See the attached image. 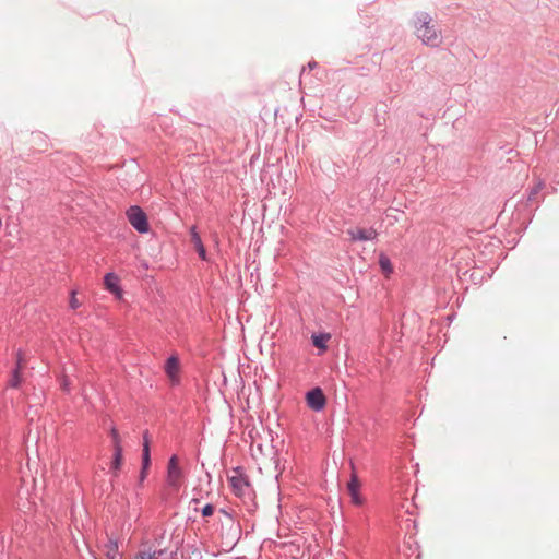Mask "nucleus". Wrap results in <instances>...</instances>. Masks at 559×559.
Segmentation results:
<instances>
[{"instance_id": "nucleus-9", "label": "nucleus", "mask_w": 559, "mask_h": 559, "mask_svg": "<svg viewBox=\"0 0 559 559\" xmlns=\"http://www.w3.org/2000/svg\"><path fill=\"white\" fill-rule=\"evenodd\" d=\"M360 483L356 474H352L350 479L347 484V490L350 495L352 502L356 506H361L364 499L359 493Z\"/></svg>"}, {"instance_id": "nucleus-4", "label": "nucleus", "mask_w": 559, "mask_h": 559, "mask_svg": "<svg viewBox=\"0 0 559 559\" xmlns=\"http://www.w3.org/2000/svg\"><path fill=\"white\" fill-rule=\"evenodd\" d=\"M164 371L173 386L180 384V361L177 354H173L166 359Z\"/></svg>"}, {"instance_id": "nucleus-19", "label": "nucleus", "mask_w": 559, "mask_h": 559, "mask_svg": "<svg viewBox=\"0 0 559 559\" xmlns=\"http://www.w3.org/2000/svg\"><path fill=\"white\" fill-rule=\"evenodd\" d=\"M135 559H158L157 552H146V551H140L136 554Z\"/></svg>"}, {"instance_id": "nucleus-12", "label": "nucleus", "mask_w": 559, "mask_h": 559, "mask_svg": "<svg viewBox=\"0 0 559 559\" xmlns=\"http://www.w3.org/2000/svg\"><path fill=\"white\" fill-rule=\"evenodd\" d=\"M151 464V452L147 443L143 444L142 449V468L140 472V480H144L146 477V471Z\"/></svg>"}, {"instance_id": "nucleus-16", "label": "nucleus", "mask_w": 559, "mask_h": 559, "mask_svg": "<svg viewBox=\"0 0 559 559\" xmlns=\"http://www.w3.org/2000/svg\"><path fill=\"white\" fill-rule=\"evenodd\" d=\"M106 556L108 559H116L119 551H118V542L110 539L106 545Z\"/></svg>"}, {"instance_id": "nucleus-13", "label": "nucleus", "mask_w": 559, "mask_h": 559, "mask_svg": "<svg viewBox=\"0 0 559 559\" xmlns=\"http://www.w3.org/2000/svg\"><path fill=\"white\" fill-rule=\"evenodd\" d=\"M330 338H331V335L329 333L312 334V336H311L312 345L322 352L326 350V348H328L326 342Z\"/></svg>"}, {"instance_id": "nucleus-10", "label": "nucleus", "mask_w": 559, "mask_h": 559, "mask_svg": "<svg viewBox=\"0 0 559 559\" xmlns=\"http://www.w3.org/2000/svg\"><path fill=\"white\" fill-rule=\"evenodd\" d=\"M190 236H191V241L193 242L194 248H195L200 259L203 261H206L207 260L206 250L204 248V245L202 242V239H201L195 226H192L190 228Z\"/></svg>"}, {"instance_id": "nucleus-2", "label": "nucleus", "mask_w": 559, "mask_h": 559, "mask_svg": "<svg viewBox=\"0 0 559 559\" xmlns=\"http://www.w3.org/2000/svg\"><path fill=\"white\" fill-rule=\"evenodd\" d=\"M234 475L228 477V481L230 484L233 492L239 497L248 500L252 499L253 489L249 481L248 476L245 474V471L241 466H236L233 468Z\"/></svg>"}, {"instance_id": "nucleus-6", "label": "nucleus", "mask_w": 559, "mask_h": 559, "mask_svg": "<svg viewBox=\"0 0 559 559\" xmlns=\"http://www.w3.org/2000/svg\"><path fill=\"white\" fill-rule=\"evenodd\" d=\"M306 402L310 409L321 412L326 405V399L321 388L317 386L306 393Z\"/></svg>"}, {"instance_id": "nucleus-25", "label": "nucleus", "mask_w": 559, "mask_h": 559, "mask_svg": "<svg viewBox=\"0 0 559 559\" xmlns=\"http://www.w3.org/2000/svg\"><path fill=\"white\" fill-rule=\"evenodd\" d=\"M147 443V445L150 447V441H148V432L145 431L144 435H143V444Z\"/></svg>"}, {"instance_id": "nucleus-21", "label": "nucleus", "mask_w": 559, "mask_h": 559, "mask_svg": "<svg viewBox=\"0 0 559 559\" xmlns=\"http://www.w3.org/2000/svg\"><path fill=\"white\" fill-rule=\"evenodd\" d=\"M22 367H23V353L21 349H19L16 353V362H15L14 369H17L21 371Z\"/></svg>"}, {"instance_id": "nucleus-23", "label": "nucleus", "mask_w": 559, "mask_h": 559, "mask_svg": "<svg viewBox=\"0 0 559 559\" xmlns=\"http://www.w3.org/2000/svg\"><path fill=\"white\" fill-rule=\"evenodd\" d=\"M61 385H62V389H63L66 392H69V390H70V389H69L70 383H69V380H68L67 378H63Z\"/></svg>"}, {"instance_id": "nucleus-3", "label": "nucleus", "mask_w": 559, "mask_h": 559, "mask_svg": "<svg viewBox=\"0 0 559 559\" xmlns=\"http://www.w3.org/2000/svg\"><path fill=\"white\" fill-rule=\"evenodd\" d=\"M127 216L131 226L138 233L145 234L150 230L147 215L140 206H130V209L127 211Z\"/></svg>"}, {"instance_id": "nucleus-20", "label": "nucleus", "mask_w": 559, "mask_h": 559, "mask_svg": "<svg viewBox=\"0 0 559 559\" xmlns=\"http://www.w3.org/2000/svg\"><path fill=\"white\" fill-rule=\"evenodd\" d=\"M214 513V506L212 503H206L202 509H201V514L203 518H209L211 516L212 514Z\"/></svg>"}, {"instance_id": "nucleus-7", "label": "nucleus", "mask_w": 559, "mask_h": 559, "mask_svg": "<svg viewBox=\"0 0 559 559\" xmlns=\"http://www.w3.org/2000/svg\"><path fill=\"white\" fill-rule=\"evenodd\" d=\"M347 234L350 241H373L378 237V231L373 227L348 229Z\"/></svg>"}, {"instance_id": "nucleus-18", "label": "nucleus", "mask_w": 559, "mask_h": 559, "mask_svg": "<svg viewBox=\"0 0 559 559\" xmlns=\"http://www.w3.org/2000/svg\"><path fill=\"white\" fill-rule=\"evenodd\" d=\"M110 437H111V440H112L114 450L115 449L122 450L121 439H120L119 432L116 429V427H111V429H110Z\"/></svg>"}, {"instance_id": "nucleus-8", "label": "nucleus", "mask_w": 559, "mask_h": 559, "mask_svg": "<svg viewBox=\"0 0 559 559\" xmlns=\"http://www.w3.org/2000/svg\"><path fill=\"white\" fill-rule=\"evenodd\" d=\"M104 284L106 289L114 294L117 298L122 297V288L120 286V280L117 274L109 272L104 276Z\"/></svg>"}, {"instance_id": "nucleus-11", "label": "nucleus", "mask_w": 559, "mask_h": 559, "mask_svg": "<svg viewBox=\"0 0 559 559\" xmlns=\"http://www.w3.org/2000/svg\"><path fill=\"white\" fill-rule=\"evenodd\" d=\"M545 183L543 180H538L533 187L528 188L527 190V197H526V203L531 204L534 202H539L538 199L540 191L544 189Z\"/></svg>"}, {"instance_id": "nucleus-17", "label": "nucleus", "mask_w": 559, "mask_h": 559, "mask_svg": "<svg viewBox=\"0 0 559 559\" xmlns=\"http://www.w3.org/2000/svg\"><path fill=\"white\" fill-rule=\"evenodd\" d=\"M21 371L17 369H13L11 372V378L9 380V386L16 389L21 384Z\"/></svg>"}, {"instance_id": "nucleus-22", "label": "nucleus", "mask_w": 559, "mask_h": 559, "mask_svg": "<svg viewBox=\"0 0 559 559\" xmlns=\"http://www.w3.org/2000/svg\"><path fill=\"white\" fill-rule=\"evenodd\" d=\"M80 307V302L75 297V292H71V298H70V308L71 309H78Z\"/></svg>"}, {"instance_id": "nucleus-26", "label": "nucleus", "mask_w": 559, "mask_h": 559, "mask_svg": "<svg viewBox=\"0 0 559 559\" xmlns=\"http://www.w3.org/2000/svg\"><path fill=\"white\" fill-rule=\"evenodd\" d=\"M200 502V498H192L190 503L198 504Z\"/></svg>"}, {"instance_id": "nucleus-5", "label": "nucleus", "mask_w": 559, "mask_h": 559, "mask_svg": "<svg viewBox=\"0 0 559 559\" xmlns=\"http://www.w3.org/2000/svg\"><path fill=\"white\" fill-rule=\"evenodd\" d=\"M183 472L178 464V456L171 455L167 464V484L173 488H179Z\"/></svg>"}, {"instance_id": "nucleus-14", "label": "nucleus", "mask_w": 559, "mask_h": 559, "mask_svg": "<svg viewBox=\"0 0 559 559\" xmlns=\"http://www.w3.org/2000/svg\"><path fill=\"white\" fill-rule=\"evenodd\" d=\"M122 451L123 450H119V449H115L114 450L112 462H111V473H112L114 477L118 476V471L121 467V464H122Z\"/></svg>"}, {"instance_id": "nucleus-24", "label": "nucleus", "mask_w": 559, "mask_h": 559, "mask_svg": "<svg viewBox=\"0 0 559 559\" xmlns=\"http://www.w3.org/2000/svg\"><path fill=\"white\" fill-rule=\"evenodd\" d=\"M307 67L308 69L313 70L318 67V63L316 61H309Z\"/></svg>"}, {"instance_id": "nucleus-1", "label": "nucleus", "mask_w": 559, "mask_h": 559, "mask_svg": "<svg viewBox=\"0 0 559 559\" xmlns=\"http://www.w3.org/2000/svg\"><path fill=\"white\" fill-rule=\"evenodd\" d=\"M412 25L416 37L425 45L431 48H438L442 44V33L433 23L431 15L424 11L414 14Z\"/></svg>"}, {"instance_id": "nucleus-27", "label": "nucleus", "mask_w": 559, "mask_h": 559, "mask_svg": "<svg viewBox=\"0 0 559 559\" xmlns=\"http://www.w3.org/2000/svg\"><path fill=\"white\" fill-rule=\"evenodd\" d=\"M236 559H246V557H237Z\"/></svg>"}, {"instance_id": "nucleus-15", "label": "nucleus", "mask_w": 559, "mask_h": 559, "mask_svg": "<svg viewBox=\"0 0 559 559\" xmlns=\"http://www.w3.org/2000/svg\"><path fill=\"white\" fill-rule=\"evenodd\" d=\"M379 265H380V267H381L382 272H383L386 276H389L390 274H392V273H393V265H392V263H391V260H390V258H389L385 253H383V252H381V253L379 254Z\"/></svg>"}]
</instances>
